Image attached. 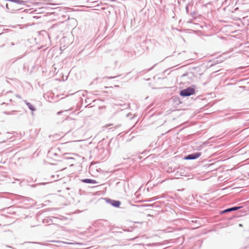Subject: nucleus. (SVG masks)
Here are the masks:
<instances>
[{
    "label": "nucleus",
    "instance_id": "obj_1",
    "mask_svg": "<svg viewBox=\"0 0 249 249\" xmlns=\"http://www.w3.org/2000/svg\"><path fill=\"white\" fill-rule=\"evenodd\" d=\"M62 125L65 127V130L69 132L72 130L78 129L82 127L84 123L82 120L68 118L63 122Z\"/></svg>",
    "mask_w": 249,
    "mask_h": 249
},
{
    "label": "nucleus",
    "instance_id": "obj_2",
    "mask_svg": "<svg viewBox=\"0 0 249 249\" xmlns=\"http://www.w3.org/2000/svg\"><path fill=\"white\" fill-rule=\"evenodd\" d=\"M62 154L59 148L56 146L53 147L48 152L47 157L55 161L60 160Z\"/></svg>",
    "mask_w": 249,
    "mask_h": 249
},
{
    "label": "nucleus",
    "instance_id": "obj_3",
    "mask_svg": "<svg viewBox=\"0 0 249 249\" xmlns=\"http://www.w3.org/2000/svg\"><path fill=\"white\" fill-rule=\"evenodd\" d=\"M195 86L192 85L191 87L181 90L179 95L182 97H187L193 95L195 93Z\"/></svg>",
    "mask_w": 249,
    "mask_h": 249
},
{
    "label": "nucleus",
    "instance_id": "obj_4",
    "mask_svg": "<svg viewBox=\"0 0 249 249\" xmlns=\"http://www.w3.org/2000/svg\"><path fill=\"white\" fill-rule=\"evenodd\" d=\"M201 155L200 152H196L187 155L184 159L185 160H196Z\"/></svg>",
    "mask_w": 249,
    "mask_h": 249
},
{
    "label": "nucleus",
    "instance_id": "obj_5",
    "mask_svg": "<svg viewBox=\"0 0 249 249\" xmlns=\"http://www.w3.org/2000/svg\"><path fill=\"white\" fill-rule=\"evenodd\" d=\"M39 5V6H41V4L40 3H35V2H33L32 1V6H35V5ZM37 10L36 9H35V8H34L33 7H32V18H41V16H35L34 15L36 13H35L34 12H36L37 11Z\"/></svg>",
    "mask_w": 249,
    "mask_h": 249
},
{
    "label": "nucleus",
    "instance_id": "obj_6",
    "mask_svg": "<svg viewBox=\"0 0 249 249\" xmlns=\"http://www.w3.org/2000/svg\"><path fill=\"white\" fill-rule=\"evenodd\" d=\"M107 202H109L112 206L116 208L119 207L121 205V202L119 200L108 199Z\"/></svg>",
    "mask_w": 249,
    "mask_h": 249
},
{
    "label": "nucleus",
    "instance_id": "obj_7",
    "mask_svg": "<svg viewBox=\"0 0 249 249\" xmlns=\"http://www.w3.org/2000/svg\"><path fill=\"white\" fill-rule=\"evenodd\" d=\"M81 182L86 183H92V184H96L98 183V182L94 179H89V178H85L81 180Z\"/></svg>",
    "mask_w": 249,
    "mask_h": 249
},
{
    "label": "nucleus",
    "instance_id": "obj_8",
    "mask_svg": "<svg viewBox=\"0 0 249 249\" xmlns=\"http://www.w3.org/2000/svg\"><path fill=\"white\" fill-rule=\"evenodd\" d=\"M42 222L46 225H51L53 222V221L51 217H48L46 218H44L42 220Z\"/></svg>",
    "mask_w": 249,
    "mask_h": 249
},
{
    "label": "nucleus",
    "instance_id": "obj_9",
    "mask_svg": "<svg viewBox=\"0 0 249 249\" xmlns=\"http://www.w3.org/2000/svg\"><path fill=\"white\" fill-rule=\"evenodd\" d=\"M241 208H242V207H231V208H228V209H227L225 210H224L223 212H222V213H227V212H231V211H237L239 209H240Z\"/></svg>",
    "mask_w": 249,
    "mask_h": 249
},
{
    "label": "nucleus",
    "instance_id": "obj_10",
    "mask_svg": "<svg viewBox=\"0 0 249 249\" xmlns=\"http://www.w3.org/2000/svg\"><path fill=\"white\" fill-rule=\"evenodd\" d=\"M191 74H192V72H185V73L183 74L181 76H182V77L189 76V78H191L192 77V75H191Z\"/></svg>",
    "mask_w": 249,
    "mask_h": 249
},
{
    "label": "nucleus",
    "instance_id": "obj_11",
    "mask_svg": "<svg viewBox=\"0 0 249 249\" xmlns=\"http://www.w3.org/2000/svg\"><path fill=\"white\" fill-rule=\"evenodd\" d=\"M43 7L41 6L38 8V12L37 13V14H41L43 12Z\"/></svg>",
    "mask_w": 249,
    "mask_h": 249
},
{
    "label": "nucleus",
    "instance_id": "obj_12",
    "mask_svg": "<svg viewBox=\"0 0 249 249\" xmlns=\"http://www.w3.org/2000/svg\"><path fill=\"white\" fill-rule=\"evenodd\" d=\"M64 243L69 244V245H73V244L80 245V243H69V242H64Z\"/></svg>",
    "mask_w": 249,
    "mask_h": 249
},
{
    "label": "nucleus",
    "instance_id": "obj_13",
    "mask_svg": "<svg viewBox=\"0 0 249 249\" xmlns=\"http://www.w3.org/2000/svg\"><path fill=\"white\" fill-rule=\"evenodd\" d=\"M185 9H186V13L187 14H188V13H189V9H188V5L186 6Z\"/></svg>",
    "mask_w": 249,
    "mask_h": 249
},
{
    "label": "nucleus",
    "instance_id": "obj_14",
    "mask_svg": "<svg viewBox=\"0 0 249 249\" xmlns=\"http://www.w3.org/2000/svg\"><path fill=\"white\" fill-rule=\"evenodd\" d=\"M152 201H153L152 200V198H149V199L145 200V201H146V202H151Z\"/></svg>",
    "mask_w": 249,
    "mask_h": 249
},
{
    "label": "nucleus",
    "instance_id": "obj_15",
    "mask_svg": "<svg viewBox=\"0 0 249 249\" xmlns=\"http://www.w3.org/2000/svg\"><path fill=\"white\" fill-rule=\"evenodd\" d=\"M159 244V243H153L152 244H149V245L157 246Z\"/></svg>",
    "mask_w": 249,
    "mask_h": 249
},
{
    "label": "nucleus",
    "instance_id": "obj_16",
    "mask_svg": "<svg viewBox=\"0 0 249 249\" xmlns=\"http://www.w3.org/2000/svg\"><path fill=\"white\" fill-rule=\"evenodd\" d=\"M158 198H159V197H154L152 198V200L154 201V200L158 199Z\"/></svg>",
    "mask_w": 249,
    "mask_h": 249
},
{
    "label": "nucleus",
    "instance_id": "obj_17",
    "mask_svg": "<svg viewBox=\"0 0 249 249\" xmlns=\"http://www.w3.org/2000/svg\"><path fill=\"white\" fill-rule=\"evenodd\" d=\"M71 110H72V108L71 107L69 109L64 110V111H67Z\"/></svg>",
    "mask_w": 249,
    "mask_h": 249
},
{
    "label": "nucleus",
    "instance_id": "obj_18",
    "mask_svg": "<svg viewBox=\"0 0 249 249\" xmlns=\"http://www.w3.org/2000/svg\"><path fill=\"white\" fill-rule=\"evenodd\" d=\"M63 111H60L57 112V114L60 115L61 113H62Z\"/></svg>",
    "mask_w": 249,
    "mask_h": 249
},
{
    "label": "nucleus",
    "instance_id": "obj_19",
    "mask_svg": "<svg viewBox=\"0 0 249 249\" xmlns=\"http://www.w3.org/2000/svg\"><path fill=\"white\" fill-rule=\"evenodd\" d=\"M35 110H36V108H35V107H33V106H32V111H35Z\"/></svg>",
    "mask_w": 249,
    "mask_h": 249
},
{
    "label": "nucleus",
    "instance_id": "obj_20",
    "mask_svg": "<svg viewBox=\"0 0 249 249\" xmlns=\"http://www.w3.org/2000/svg\"><path fill=\"white\" fill-rule=\"evenodd\" d=\"M107 78H116V76H110V77H107Z\"/></svg>",
    "mask_w": 249,
    "mask_h": 249
},
{
    "label": "nucleus",
    "instance_id": "obj_21",
    "mask_svg": "<svg viewBox=\"0 0 249 249\" xmlns=\"http://www.w3.org/2000/svg\"><path fill=\"white\" fill-rule=\"evenodd\" d=\"M102 223H105L107 224V221H102Z\"/></svg>",
    "mask_w": 249,
    "mask_h": 249
},
{
    "label": "nucleus",
    "instance_id": "obj_22",
    "mask_svg": "<svg viewBox=\"0 0 249 249\" xmlns=\"http://www.w3.org/2000/svg\"><path fill=\"white\" fill-rule=\"evenodd\" d=\"M32 244H34V245H36V244H37V243H36V242H32Z\"/></svg>",
    "mask_w": 249,
    "mask_h": 249
},
{
    "label": "nucleus",
    "instance_id": "obj_23",
    "mask_svg": "<svg viewBox=\"0 0 249 249\" xmlns=\"http://www.w3.org/2000/svg\"><path fill=\"white\" fill-rule=\"evenodd\" d=\"M36 65H37V66H40L41 65V62L40 61L39 63L38 64H37Z\"/></svg>",
    "mask_w": 249,
    "mask_h": 249
},
{
    "label": "nucleus",
    "instance_id": "obj_24",
    "mask_svg": "<svg viewBox=\"0 0 249 249\" xmlns=\"http://www.w3.org/2000/svg\"><path fill=\"white\" fill-rule=\"evenodd\" d=\"M6 6L7 9H9V7H8V4H6Z\"/></svg>",
    "mask_w": 249,
    "mask_h": 249
},
{
    "label": "nucleus",
    "instance_id": "obj_25",
    "mask_svg": "<svg viewBox=\"0 0 249 249\" xmlns=\"http://www.w3.org/2000/svg\"><path fill=\"white\" fill-rule=\"evenodd\" d=\"M52 217L53 218V219H57V217H53H53Z\"/></svg>",
    "mask_w": 249,
    "mask_h": 249
},
{
    "label": "nucleus",
    "instance_id": "obj_26",
    "mask_svg": "<svg viewBox=\"0 0 249 249\" xmlns=\"http://www.w3.org/2000/svg\"><path fill=\"white\" fill-rule=\"evenodd\" d=\"M35 185H32V187H35Z\"/></svg>",
    "mask_w": 249,
    "mask_h": 249
},
{
    "label": "nucleus",
    "instance_id": "obj_27",
    "mask_svg": "<svg viewBox=\"0 0 249 249\" xmlns=\"http://www.w3.org/2000/svg\"><path fill=\"white\" fill-rule=\"evenodd\" d=\"M111 125V124H107V125L109 126H110Z\"/></svg>",
    "mask_w": 249,
    "mask_h": 249
},
{
    "label": "nucleus",
    "instance_id": "obj_28",
    "mask_svg": "<svg viewBox=\"0 0 249 249\" xmlns=\"http://www.w3.org/2000/svg\"><path fill=\"white\" fill-rule=\"evenodd\" d=\"M41 184H45V183H40Z\"/></svg>",
    "mask_w": 249,
    "mask_h": 249
},
{
    "label": "nucleus",
    "instance_id": "obj_29",
    "mask_svg": "<svg viewBox=\"0 0 249 249\" xmlns=\"http://www.w3.org/2000/svg\"><path fill=\"white\" fill-rule=\"evenodd\" d=\"M239 226H241V227L242 226V224H239Z\"/></svg>",
    "mask_w": 249,
    "mask_h": 249
}]
</instances>
